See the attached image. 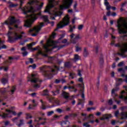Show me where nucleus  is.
I'll use <instances>...</instances> for the list:
<instances>
[{
    "mask_svg": "<svg viewBox=\"0 0 127 127\" xmlns=\"http://www.w3.org/2000/svg\"><path fill=\"white\" fill-rule=\"evenodd\" d=\"M39 54H40V55H42V56H43L44 57H48V55L44 53V52H42V51H40L39 52Z\"/></svg>",
    "mask_w": 127,
    "mask_h": 127,
    "instance_id": "nucleus-31",
    "label": "nucleus"
},
{
    "mask_svg": "<svg viewBox=\"0 0 127 127\" xmlns=\"http://www.w3.org/2000/svg\"><path fill=\"white\" fill-rule=\"evenodd\" d=\"M121 110L122 111H125V110H127V106L122 107L121 108Z\"/></svg>",
    "mask_w": 127,
    "mask_h": 127,
    "instance_id": "nucleus-59",
    "label": "nucleus"
},
{
    "mask_svg": "<svg viewBox=\"0 0 127 127\" xmlns=\"http://www.w3.org/2000/svg\"><path fill=\"white\" fill-rule=\"evenodd\" d=\"M73 3V0H65L64 2V5H60V9L61 10H64L65 9H68L70 8L71 5Z\"/></svg>",
    "mask_w": 127,
    "mask_h": 127,
    "instance_id": "nucleus-9",
    "label": "nucleus"
},
{
    "mask_svg": "<svg viewBox=\"0 0 127 127\" xmlns=\"http://www.w3.org/2000/svg\"><path fill=\"white\" fill-rule=\"evenodd\" d=\"M69 23H70V19L68 17H64V24H62L61 23L58 24L57 25V28L55 30V31H56V30H58L59 28H63V27H65V26H67V25H68Z\"/></svg>",
    "mask_w": 127,
    "mask_h": 127,
    "instance_id": "nucleus-10",
    "label": "nucleus"
},
{
    "mask_svg": "<svg viewBox=\"0 0 127 127\" xmlns=\"http://www.w3.org/2000/svg\"><path fill=\"white\" fill-rule=\"evenodd\" d=\"M115 47L120 48V50L121 53H118V55H119V56H124L125 53L127 52V43H117L115 45Z\"/></svg>",
    "mask_w": 127,
    "mask_h": 127,
    "instance_id": "nucleus-5",
    "label": "nucleus"
},
{
    "mask_svg": "<svg viewBox=\"0 0 127 127\" xmlns=\"http://www.w3.org/2000/svg\"><path fill=\"white\" fill-rule=\"evenodd\" d=\"M57 112H58V113H59V114H61V113H62L63 111L62 110V109L58 108L57 109Z\"/></svg>",
    "mask_w": 127,
    "mask_h": 127,
    "instance_id": "nucleus-55",
    "label": "nucleus"
},
{
    "mask_svg": "<svg viewBox=\"0 0 127 127\" xmlns=\"http://www.w3.org/2000/svg\"><path fill=\"white\" fill-rule=\"evenodd\" d=\"M81 50H82V48L81 47L75 46L76 52H79V51H81Z\"/></svg>",
    "mask_w": 127,
    "mask_h": 127,
    "instance_id": "nucleus-40",
    "label": "nucleus"
},
{
    "mask_svg": "<svg viewBox=\"0 0 127 127\" xmlns=\"http://www.w3.org/2000/svg\"><path fill=\"white\" fill-rule=\"evenodd\" d=\"M110 118H113L112 114H106L102 116V118H100V121H105V120H109Z\"/></svg>",
    "mask_w": 127,
    "mask_h": 127,
    "instance_id": "nucleus-14",
    "label": "nucleus"
},
{
    "mask_svg": "<svg viewBox=\"0 0 127 127\" xmlns=\"http://www.w3.org/2000/svg\"><path fill=\"white\" fill-rule=\"evenodd\" d=\"M76 28V26L73 25V27L71 25H69V32H73V29Z\"/></svg>",
    "mask_w": 127,
    "mask_h": 127,
    "instance_id": "nucleus-33",
    "label": "nucleus"
},
{
    "mask_svg": "<svg viewBox=\"0 0 127 127\" xmlns=\"http://www.w3.org/2000/svg\"><path fill=\"white\" fill-rule=\"evenodd\" d=\"M50 5L49 7H47L44 11V12H48L49 14H51L50 12V8H53L55 7V5H58L59 4V1L56 0H49Z\"/></svg>",
    "mask_w": 127,
    "mask_h": 127,
    "instance_id": "nucleus-7",
    "label": "nucleus"
},
{
    "mask_svg": "<svg viewBox=\"0 0 127 127\" xmlns=\"http://www.w3.org/2000/svg\"><path fill=\"white\" fill-rule=\"evenodd\" d=\"M60 82H61V79H55V83L56 84H59Z\"/></svg>",
    "mask_w": 127,
    "mask_h": 127,
    "instance_id": "nucleus-53",
    "label": "nucleus"
},
{
    "mask_svg": "<svg viewBox=\"0 0 127 127\" xmlns=\"http://www.w3.org/2000/svg\"><path fill=\"white\" fill-rule=\"evenodd\" d=\"M29 63H31V64H33V59L32 58H29Z\"/></svg>",
    "mask_w": 127,
    "mask_h": 127,
    "instance_id": "nucleus-63",
    "label": "nucleus"
},
{
    "mask_svg": "<svg viewBox=\"0 0 127 127\" xmlns=\"http://www.w3.org/2000/svg\"><path fill=\"white\" fill-rule=\"evenodd\" d=\"M62 14H63V12L61 11H59L56 13V16H61Z\"/></svg>",
    "mask_w": 127,
    "mask_h": 127,
    "instance_id": "nucleus-42",
    "label": "nucleus"
},
{
    "mask_svg": "<svg viewBox=\"0 0 127 127\" xmlns=\"http://www.w3.org/2000/svg\"><path fill=\"white\" fill-rule=\"evenodd\" d=\"M7 114H5L2 112L1 113L0 112V117H1L2 119H6V118H11L12 116H11V114L13 115V116H16V112L15 111H13L11 110H6Z\"/></svg>",
    "mask_w": 127,
    "mask_h": 127,
    "instance_id": "nucleus-8",
    "label": "nucleus"
},
{
    "mask_svg": "<svg viewBox=\"0 0 127 127\" xmlns=\"http://www.w3.org/2000/svg\"><path fill=\"white\" fill-rule=\"evenodd\" d=\"M100 85V77H98V81L96 84L97 89H99V86Z\"/></svg>",
    "mask_w": 127,
    "mask_h": 127,
    "instance_id": "nucleus-54",
    "label": "nucleus"
},
{
    "mask_svg": "<svg viewBox=\"0 0 127 127\" xmlns=\"http://www.w3.org/2000/svg\"><path fill=\"white\" fill-rule=\"evenodd\" d=\"M80 60V58H79V55H75L74 58V61H78V60Z\"/></svg>",
    "mask_w": 127,
    "mask_h": 127,
    "instance_id": "nucleus-39",
    "label": "nucleus"
},
{
    "mask_svg": "<svg viewBox=\"0 0 127 127\" xmlns=\"http://www.w3.org/2000/svg\"><path fill=\"white\" fill-rule=\"evenodd\" d=\"M52 93L54 96H57V95L60 93V90L59 89H57L55 91H52Z\"/></svg>",
    "mask_w": 127,
    "mask_h": 127,
    "instance_id": "nucleus-30",
    "label": "nucleus"
},
{
    "mask_svg": "<svg viewBox=\"0 0 127 127\" xmlns=\"http://www.w3.org/2000/svg\"><path fill=\"white\" fill-rule=\"evenodd\" d=\"M22 54L23 57H25V56H27L28 54V52L26 51V52H24V53H22Z\"/></svg>",
    "mask_w": 127,
    "mask_h": 127,
    "instance_id": "nucleus-51",
    "label": "nucleus"
},
{
    "mask_svg": "<svg viewBox=\"0 0 127 127\" xmlns=\"http://www.w3.org/2000/svg\"><path fill=\"white\" fill-rule=\"evenodd\" d=\"M27 10H25V9H24L23 10L24 14H27L28 13H29V12H35V9H34V7L30 6L29 7H27Z\"/></svg>",
    "mask_w": 127,
    "mask_h": 127,
    "instance_id": "nucleus-13",
    "label": "nucleus"
},
{
    "mask_svg": "<svg viewBox=\"0 0 127 127\" xmlns=\"http://www.w3.org/2000/svg\"><path fill=\"white\" fill-rule=\"evenodd\" d=\"M45 105H46V102L41 104V109H42V110H46V106Z\"/></svg>",
    "mask_w": 127,
    "mask_h": 127,
    "instance_id": "nucleus-34",
    "label": "nucleus"
},
{
    "mask_svg": "<svg viewBox=\"0 0 127 127\" xmlns=\"http://www.w3.org/2000/svg\"><path fill=\"white\" fill-rule=\"evenodd\" d=\"M28 82H31L33 84V86L34 89H39L40 85L42 83V80H39L37 77V73H32L31 75L28 77Z\"/></svg>",
    "mask_w": 127,
    "mask_h": 127,
    "instance_id": "nucleus-2",
    "label": "nucleus"
},
{
    "mask_svg": "<svg viewBox=\"0 0 127 127\" xmlns=\"http://www.w3.org/2000/svg\"><path fill=\"white\" fill-rule=\"evenodd\" d=\"M30 17L33 20V22L35 21L37 19V14L33 13L30 16Z\"/></svg>",
    "mask_w": 127,
    "mask_h": 127,
    "instance_id": "nucleus-21",
    "label": "nucleus"
},
{
    "mask_svg": "<svg viewBox=\"0 0 127 127\" xmlns=\"http://www.w3.org/2000/svg\"><path fill=\"white\" fill-rule=\"evenodd\" d=\"M44 26H45V25L44 24V22H41L40 23L39 26L37 28H36L35 29L37 31V32H39V31L41 30V29Z\"/></svg>",
    "mask_w": 127,
    "mask_h": 127,
    "instance_id": "nucleus-18",
    "label": "nucleus"
},
{
    "mask_svg": "<svg viewBox=\"0 0 127 127\" xmlns=\"http://www.w3.org/2000/svg\"><path fill=\"white\" fill-rule=\"evenodd\" d=\"M6 48H7V47L5 45H3L0 47V50L1 49H6Z\"/></svg>",
    "mask_w": 127,
    "mask_h": 127,
    "instance_id": "nucleus-49",
    "label": "nucleus"
},
{
    "mask_svg": "<svg viewBox=\"0 0 127 127\" xmlns=\"http://www.w3.org/2000/svg\"><path fill=\"white\" fill-rule=\"evenodd\" d=\"M20 123L18 124H17V126L18 127H21V126H23L24 125V121L23 119H21L19 121Z\"/></svg>",
    "mask_w": 127,
    "mask_h": 127,
    "instance_id": "nucleus-32",
    "label": "nucleus"
},
{
    "mask_svg": "<svg viewBox=\"0 0 127 127\" xmlns=\"http://www.w3.org/2000/svg\"><path fill=\"white\" fill-rule=\"evenodd\" d=\"M44 4V3L42 2V3H41V4L39 5L38 6V9L39 10H40V9H41L42 8V7H43Z\"/></svg>",
    "mask_w": 127,
    "mask_h": 127,
    "instance_id": "nucleus-44",
    "label": "nucleus"
},
{
    "mask_svg": "<svg viewBox=\"0 0 127 127\" xmlns=\"http://www.w3.org/2000/svg\"><path fill=\"white\" fill-rule=\"evenodd\" d=\"M119 111H116L115 113V116L116 118H118V116H119Z\"/></svg>",
    "mask_w": 127,
    "mask_h": 127,
    "instance_id": "nucleus-57",
    "label": "nucleus"
},
{
    "mask_svg": "<svg viewBox=\"0 0 127 127\" xmlns=\"http://www.w3.org/2000/svg\"><path fill=\"white\" fill-rule=\"evenodd\" d=\"M94 51H95V52L96 54L98 53V52H99V47L98 46H96V47H95Z\"/></svg>",
    "mask_w": 127,
    "mask_h": 127,
    "instance_id": "nucleus-43",
    "label": "nucleus"
},
{
    "mask_svg": "<svg viewBox=\"0 0 127 127\" xmlns=\"http://www.w3.org/2000/svg\"><path fill=\"white\" fill-rule=\"evenodd\" d=\"M108 104L109 106H112L113 104H114V102H113V99H111L109 101H107Z\"/></svg>",
    "mask_w": 127,
    "mask_h": 127,
    "instance_id": "nucleus-38",
    "label": "nucleus"
},
{
    "mask_svg": "<svg viewBox=\"0 0 127 127\" xmlns=\"http://www.w3.org/2000/svg\"><path fill=\"white\" fill-rule=\"evenodd\" d=\"M37 106V104L36 103H34V104L31 105L30 104L29 105V107H28V109L29 110H34L35 107H36Z\"/></svg>",
    "mask_w": 127,
    "mask_h": 127,
    "instance_id": "nucleus-26",
    "label": "nucleus"
},
{
    "mask_svg": "<svg viewBox=\"0 0 127 127\" xmlns=\"http://www.w3.org/2000/svg\"><path fill=\"white\" fill-rule=\"evenodd\" d=\"M67 123H68V124H70V122H69V121H63L61 122V126H62V127H64L63 125H67Z\"/></svg>",
    "mask_w": 127,
    "mask_h": 127,
    "instance_id": "nucleus-35",
    "label": "nucleus"
},
{
    "mask_svg": "<svg viewBox=\"0 0 127 127\" xmlns=\"http://www.w3.org/2000/svg\"><path fill=\"white\" fill-rule=\"evenodd\" d=\"M1 83L3 84L4 85H5L6 83H7V79L5 78H3L1 79Z\"/></svg>",
    "mask_w": 127,
    "mask_h": 127,
    "instance_id": "nucleus-36",
    "label": "nucleus"
},
{
    "mask_svg": "<svg viewBox=\"0 0 127 127\" xmlns=\"http://www.w3.org/2000/svg\"><path fill=\"white\" fill-rule=\"evenodd\" d=\"M92 110H96V108H95V107L88 108L87 109V112H90V111H92Z\"/></svg>",
    "mask_w": 127,
    "mask_h": 127,
    "instance_id": "nucleus-47",
    "label": "nucleus"
},
{
    "mask_svg": "<svg viewBox=\"0 0 127 127\" xmlns=\"http://www.w3.org/2000/svg\"><path fill=\"white\" fill-rule=\"evenodd\" d=\"M104 56L102 54H101L99 58V63L100 65H103V64H104Z\"/></svg>",
    "mask_w": 127,
    "mask_h": 127,
    "instance_id": "nucleus-23",
    "label": "nucleus"
},
{
    "mask_svg": "<svg viewBox=\"0 0 127 127\" xmlns=\"http://www.w3.org/2000/svg\"><path fill=\"white\" fill-rule=\"evenodd\" d=\"M78 76H79V77H82V74H81V70H78V73H77Z\"/></svg>",
    "mask_w": 127,
    "mask_h": 127,
    "instance_id": "nucleus-62",
    "label": "nucleus"
},
{
    "mask_svg": "<svg viewBox=\"0 0 127 127\" xmlns=\"http://www.w3.org/2000/svg\"><path fill=\"white\" fill-rule=\"evenodd\" d=\"M81 98H82V99H84V100H85V94H84V92L81 93Z\"/></svg>",
    "mask_w": 127,
    "mask_h": 127,
    "instance_id": "nucleus-64",
    "label": "nucleus"
},
{
    "mask_svg": "<svg viewBox=\"0 0 127 127\" xmlns=\"http://www.w3.org/2000/svg\"><path fill=\"white\" fill-rule=\"evenodd\" d=\"M40 43L43 45V48L47 52H49V47H51L53 45L50 44V42H48L45 45L43 44V41H41Z\"/></svg>",
    "mask_w": 127,
    "mask_h": 127,
    "instance_id": "nucleus-12",
    "label": "nucleus"
},
{
    "mask_svg": "<svg viewBox=\"0 0 127 127\" xmlns=\"http://www.w3.org/2000/svg\"><path fill=\"white\" fill-rule=\"evenodd\" d=\"M7 36L8 41L9 43H14L17 40H21L23 37V35L21 34L18 36V34L15 31H9Z\"/></svg>",
    "mask_w": 127,
    "mask_h": 127,
    "instance_id": "nucleus-3",
    "label": "nucleus"
},
{
    "mask_svg": "<svg viewBox=\"0 0 127 127\" xmlns=\"http://www.w3.org/2000/svg\"><path fill=\"white\" fill-rule=\"evenodd\" d=\"M80 36L79 35H77L74 38V39L72 41V43L74 44L77 43V41H78V40L79 39Z\"/></svg>",
    "mask_w": 127,
    "mask_h": 127,
    "instance_id": "nucleus-27",
    "label": "nucleus"
},
{
    "mask_svg": "<svg viewBox=\"0 0 127 127\" xmlns=\"http://www.w3.org/2000/svg\"><path fill=\"white\" fill-rule=\"evenodd\" d=\"M78 82H80L81 83H78L77 84V87H79L80 88H84V81L83 80V77H80L78 78Z\"/></svg>",
    "mask_w": 127,
    "mask_h": 127,
    "instance_id": "nucleus-15",
    "label": "nucleus"
},
{
    "mask_svg": "<svg viewBox=\"0 0 127 127\" xmlns=\"http://www.w3.org/2000/svg\"><path fill=\"white\" fill-rule=\"evenodd\" d=\"M117 27L120 34H127V31L125 28L127 29V17H120L117 21Z\"/></svg>",
    "mask_w": 127,
    "mask_h": 127,
    "instance_id": "nucleus-1",
    "label": "nucleus"
},
{
    "mask_svg": "<svg viewBox=\"0 0 127 127\" xmlns=\"http://www.w3.org/2000/svg\"><path fill=\"white\" fill-rule=\"evenodd\" d=\"M83 27H84V26L83 25H79L78 27V29L79 30H82L83 29Z\"/></svg>",
    "mask_w": 127,
    "mask_h": 127,
    "instance_id": "nucleus-52",
    "label": "nucleus"
},
{
    "mask_svg": "<svg viewBox=\"0 0 127 127\" xmlns=\"http://www.w3.org/2000/svg\"><path fill=\"white\" fill-rule=\"evenodd\" d=\"M65 46H66V45H61L60 46L54 45L53 47V49L58 48V50H60V49L64 48V47H65Z\"/></svg>",
    "mask_w": 127,
    "mask_h": 127,
    "instance_id": "nucleus-19",
    "label": "nucleus"
},
{
    "mask_svg": "<svg viewBox=\"0 0 127 127\" xmlns=\"http://www.w3.org/2000/svg\"><path fill=\"white\" fill-rule=\"evenodd\" d=\"M64 66L65 68H67V69H70V68H71L72 66L70 62H65L64 64Z\"/></svg>",
    "mask_w": 127,
    "mask_h": 127,
    "instance_id": "nucleus-25",
    "label": "nucleus"
},
{
    "mask_svg": "<svg viewBox=\"0 0 127 127\" xmlns=\"http://www.w3.org/2000/svg\"><path fill=\"white\" fill-rule=\"evenodd\" d=\"M28 119H32V116L30 114L26 113V120H28Z\"/></svg>",
    "mask_w": 127,
    "mask_h": 127,
    "instance_id": "nucleus-37",
    "label": "nucleus"
},
{
    "mask_svg": "<svg viewBox=\"0 0 127 127\" xmlns=\"http://www.w3.org/2000/svg\"><path fill=\"white\" fill-rule=\"evenodd\" d=\"M9 60H17V59H18V57H9Z\"/></svg>",
    "mask_w": 127,
    "mask_h": 127,
    "instance_id": "nucleus-50",
    "label": "nucleus"
},
{
    "mask_svg": "<svg viewBox=\"0 0 127 127\" xmlns=\"http://www.w3.org/2000/svg\"><path fill=\"white\" fill-rule=\"evenodd\" d=\"M63 96L66 100H68V99H69V95H68V93L66 92H63Z\"/></svg>",
    "mask_w": 127,
    "mask_h": 127,
    "instance_id": "nucleus-29",
    "label": "nucleus"
},
{
    "mask_svg": "<svg viewBox=\"0 0 127 127\" xmlns=\"http://www.w3.org/2000/svg\"><path fill=\"white\" fill-rule=\"evenodd\" d=\"M68 41V40L67 39H64L62 41V43H67V42Z\"/></svg>",
    "mask_w": 127,
    "mask_h": 127,
    "instance_id": "nucleus-61",
    "label": "nucleus"
},
{
    "mask_svg": "<svg viewBox=\"0 0 127 127\" xmlns=\"http://www.w3.org/2000/svg\"><path fill=\"white\" fill-rule=\"evenodd\" d=\"M81 116L82 117H84V119H83V122L87 120V114L85 113H82Z\"/></svg>",
    "mask_w": 127,
    "mask_h": 127,
    "instance_id": "nucleus-45",
    "label": "nucleus"
},
{
    "mask_svg": "<svg viewBox=\"0 0 127 127\" xmlns=\"http://www.w3.org/2000/svg\"><path fill=\"white\" fill-rule=\"evenodd\" d=\"M127 1H125L124 2H123L122 5H121V6L122 7H124L125 5H127Z\"/></svg>",
    "mask_w": 127,
    "mask_h": 127,
    "instance_id": "nucleus-58",
    "label": "nucleus"
},
{
    "mask_svg": "<svg viewBox=\"0 0 127 127\" xmlns=\"http://www.w3.org/2000/svg\"><path fill=\"white\" fill-rule=\"evenodd\" d=\"M20 23L19 20L15 19V17L14 16L11 17L9 20V25H14V28L17 29V30H20L22 28L21 26H18Z\"/></svg>",
    "mask_w": 127,
    "mask_h": 127,
    "instance_id": "nucleus-6",
    "label": "nucleus"
},
{
    "mask_svg": "<svg viewBox=\"0 0 127 127\" xmlns=\"http://www.w3.org/2000/svg\"><path fill=\"white\" fill-rule=\"evenodd\" d=\"M44 22H47L48 23H50L49 19H48V15H44L42 16Z\"/></svg>",
    "mask_w": 127,
    "mask_h": 127,
    "instance_id": "nucleus-22",
    "label": "nucleus"
},
{
    "mask_svg": "<svg viewBox=\"0 0 127 127\" xmlns=\"http://www.w3.org/2000/svg\"><path fill=\"white\" fill-rule=\"evenodd\" d=\"M40 70L43 71V75L48 79H51L53 78L55 73V69H52L50 70H47L45 69V66H43L40 68Z\"/></svg>",
    "mask_w": 127,
    "mask_h": 127,
    "instance_id": "nucleus-4",
    "label": "nucleus"
},
{
    "mask_svg": "<svg viewBox=\"0 0 127 127\" xmlns=\"http://www.w3.org/2000/svg\"><path fill=\"white\" fill-rule=\"evenodd\" d=\"M16 90V87H15V86H13L11 87V90H10L9 92L11 93V95H13Z\"/></svg>",
    "mask_w": 127,
    "mask_h": 127,
    "instance_id": "nucleus-28",
    "label": "nucleus"
},
{
    "mask_svg": "<svg viewBox=\"0 0 127 127\" xmlns=\"http://www.w3.org/2000/svg\"><path fill=\"white\" fill-rule=\"evenodd\" d=\"M88 55H89V52H88L87 48H84L83 50V56L86 58L87 57Z\"/></svg>",
    "mask_w": 127,
    "mask_h": 127,
    "instance_id": "nucleus-24",
    "label": "nucleus"
},
{
    "mask_svg": "<svg viewBox=\"0 0 127 127\" xmlns=\"http://www.w3.org/2000/svg\"><path fill=\"white\" fill-rule=\"evenodd\" d=\"M31 24H32V23L30 20H26L25 21L24 26L26 27V28H30L31 27Z\"/></svg>",
    "mask_w": 127,
    "mask_h": 127,
    "instance_id": "nucleus-17",
    "label": "nucleus"
},
{
    "mask_svg": "<svg viewBox=\"0 0 127 127\" xmlns=\"http://www.w3.org/2000/svg\"><path fill=\"white\" fill-rule=\"evenodd\" d=\"M54 114V111H50L48 112L47 116L48 117H50V116H52V115H53Z\"/></svg>",
    "mask_w": 127,
    "mask_h": 127,
    "instance_id": "nucleus-46",
    "label": "nucleus"
},
{
    "mask_svg": "<svg viewBox=\"0 0 127 127\" xmlns=\"http://www.w3.org/2000/svg\"><path fill=\"white\" fill-rule=\"evenodd\" d=\"M7 3L9 4L8 7H9V8H14L18 5V4H14L10 1L7 2Z\"/></svg>",
    "mask_w": 127,
    "mask_h": 127,
    "instance_id": "nucleus-16",
    "label": "nucleus"
},
{
    "mask_svg": "<svg viewBox=\"0 0 127 127\" xmlns=\"http://www.w3.org/2000/svg\"><path fill=\"white\" fill-rule=\"evenodd\" d=\"M42 95L44 96H48V97H47V99L48 101H49V103L53 102L52 101L53 99H52V98L49 96V91H48V90H44L43 91V93L42 94Z\"/></svg>",
    "mask_w": 127,
    "mask_h": 127,
    "instance_id": "nucleus-11",
    "label": "nucleus"
},
{
    "mask_svg": "<svg viewBox=\"0 0 127 127\" xmlns=\"http://www.w3.org/2000/svg\"><path fill=\"white\" fill-rule=\"evenodd\" d=\"M121 120H127V113L122 112Z\"/></svg>",
    "mask_w": 127,
    "mask_h": 127,
    "instance_id": "nucleus-20",
    "label": "nucleus"
},
{
    "mask_svg": "<svg viewBox=\"0 0 127 127\" xmlns=\"http://www.w3.org/2000/svg\"><path fill=\"white\" fill-rule=\"evenodd\" d=\"M83 127H91V125H89V122H86V123H85L83 124Z\"/></svg>",
    "mask_w": 127,
    "mask_h": 127,
    "instance_id": "nucleus-41",
    "label": "nucleus"
},
{
    "mask_svg": "<svg viewBox=\"0 0 127 127\" xmlns=\"http://www.w3.org/2000/svg\"><path fill=\"white\" fill-rule=\"evenodd\" d=\"M33 45H32V44H30L29 45H27V47L28 48V49H30V48H32V46Z\"/></svg>",
    "mask_w": 127,
    "mask_h": 127,
    "instance_id": "nucleus-60",
    "label": "nucleus"
},
{
    "mask_svg": "<svg viewBox=\"0 0 127 127\" xmlns=\"http://www.w3.org/2000/svg\"><path fill=\"white\" fill-rule=\"evenodd\" d=\"M115 92H116V89H113L112 90L111 94H112V95H115V96H117V94H116V93H115Z\"/></svg>",
    "mask_w": 127,
    "mask_h": 127,
    "instance_id": "nucleus-56",
    "label": "nucleus"
},
{
    "mask_svg": "<svg viewBox=\"0 0 127 127\" xmlns=\"http://www.w3.org/2000/svg\"><path fill=\"white\" fill-rule=\"evenodd\" d=\"M28 40H24L22 42L20 43V45L23 46L26 42H28Z\"/></svg>",
    "mask_w": 127,
    "mask_h": 127,
    "instance_id": "nucleus-48",
    "label": "nucleus"
}]
</instances>
